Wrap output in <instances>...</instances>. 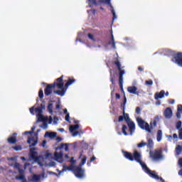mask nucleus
Wrapping results in <instances>:
<instances>
[{
    "label": "nucleus",
    "instance_id": "59",
    "mask_svg": "<svg viewBox=\"0 0 182 182\" xmlns=\"http://www.w3.org/2000/svg\"><path fill=\"white\" fill-rule=\"evenodd\" d=\"M28 166H29V164H25V167H26V168L28 167Z\"/></svg>",
    "mask_w": 182,
    "mask_h": 182
},
{
    "label": "nucleus",
    "instance_id": "53",
    "mask_svg": "<svg viewBox=\"0 0 182 182\" xmlns=\"http://www.w3.org/2000/svg\"><path fill=\"white\" fill-rule=\"evenodd\" d=\"M178 174H179L180 176H182V170L179 171Z\"/></svg>",
    "mask_w": 182,
    "mask_h": 182
},
{
    "label": "nucleus",
    "instance_id": "47",
    "mask_svg": "<svg viewBox=\"0 0 182 182\" xmlns=\"http://www.w3.org/2000/svg\"><path fill=\"white\" fill-rule=\"evenodd\" d=\"M59 109H60V105L58 104V105H56V109H57V110H59Z\"/></svg>",
    "mask_w": 182,
    "mask_h": 182
},
{
    "label": "nucleus",
    "instance_id": "46",
    "mask_svg": "<svg viewBox=\"0 0 182 182\" xmlns=\"http://www.w3.org/2000/svg\"><path fill=\"white\" fill-rule=\"evenodd\" d=\"M95 160H96V157H95V156H92L91 159H90V161H95Z\"/></svg>",
    "mask_w": 182,
    "mask_h": 182
},
{
    "label": "nucleus",
    "instance_id": "8",
    "mask_svg": "<svg viewBox=\"0 0 182 182\" xmlns=\"http://www.w3.org/2000/svg\"><path fill=\"white\" fill-rule=\"evenodd\" d=\"M124 119L127 122L128 124V127L129 129V132L131 133V136L133 135V132L136 129V125L134 124V122H133L130 117H129V114L124 112Z\"/></svg>",
    "mask_w": 182,
    "mask_h": 182
},
{
    "label": "nucleus",
    "instance_id": "2",
    "mask_svg": "<svg viewBox=\"0 0 182 182\" xmlns=\"http://www.w3.org/2000/svg\"><path fill=\"white\" fill-rule=\"evenodd\" d=\"M124 154V156L125 159H127L128 160H130V161H136L137 163H139L141 167L143 168L144 171L146 173V174L149 175V177H151L152 178H155V180H159L160 178L159 177V175L156 171L150 170L146 164L144 162L141 161V154L139 153L138 151H135L134 152V155L129 152H126L124 151H122Z\"/></svg>",
    "mask_w": 182,
    "mask_h": 182
},
{
    "label": "nucleus",
    "instance_id": "6",
    "mask_svg": "<svg viewBox=\"0 0 182 182\" xmlns=\"http://www.w3.org/2000/svg\"><path fill=\"white\" fill-rule=\"evenodd\" d=\"M159 120H160V117L156 116L154 119L151 121L150 127V125H149V123L145 122L143 119H141V118L136 119V122L139 127H141V129H144V130H146V132H148V133H151V129L157 126V122H159Z\"/></svg>",
    "mask_w": 182,
    "mask_h": 182
},
{
    "label": "nucleus",
    "instance_id": "55",
    "mask_svg": "<svg viewBox=\"0 0 182 182\" xmlns=\"http://www.w3.org/2000/svg\"><path fill=\"white\" fill-rule=\"evenodd\" d=\"M59 132H65V129H59Z\"/></svg>",
    "mask_w": 182,
    "mask_h": 182
},
{
    "label": "nucleus",
    "instance_id": "34",
    "mask_svg": "<svg viewBox=\"0 0 182 182\" xmlns=\"http://www.w3.org/2000/svg\"><path fill=\"white\" fill-rule=\"evenodd\" d=\"M14 149L16 151H21V150H22V147H21V146H14Z\"/></svg>",
    "mask_w": 182,
    "mask_h": 182
},
{
    "label": "nucleus",
    "instance_id": "10",
    "mask_svg": "<svg viewBox=\"0 0 182 182\" xmlns=\"http://www.w3.org/2000/svg\"><path fill=\"white\" fill-rule=\"evenodd\" d=\"M149 154L152 160H160L161 159V151H150Z\"/></svg>",
    "mask_w": 182,
    "mask_h": 182
},
{
    "label": "nucleus",
    "instance_id": "30",
    "mask_svg": "<svg viewBox=\"0 0 182 182\" xmlns=\"http://www.w3.org/2000/svg\"><path fill=\"white\" fill-rule=\"evenodd\" d=\"M126 130H127V127L126 125H123L122 133L124 134V136H127V132H126Z\"/></svg>",
    "mask_w": 182,
    "mask_h": 182
},
{
    "label": "nucleus",
    "instance_id": "16",
    "mask_svg": "<svg viewBox=\"0 0 182 182\" xmlns=\"http://www.w3.org/2000/svg\"><path fill=\"white\" fill-rule=\"evenodd\" d=\"M16 135H17V134H16V133H14V134H13V136H11V137H9V138L8 139L9 143H12V144L16 143Z\"/></svg>",
    "mask_w": 182,
    "mask_h": 182
},
{
    "label": "nucleus",
    "instance_id": "3",
    "mask_svg": "<svg viewBox=\"0 0 182 182\" xmlns=\"http://www.w3.org/2000/svg\"><path fill=\"white\" fill-rule=\"evenodd\" d=\"M55 93L58 95L59 96H65L66 93V88H65V84L63 83V76L57 79V82H55L53 85H48L45 90V95L46 96H49L55 90Z\"/></svg>",
    "mask_w": 182,
    "mask_h": 182
},
{
    "label": "nucleus",
    "instance_id": "17",
    "mask_svg": "<svg viewBox=\"0 0 182 182\" xmlns=\"http://www.w3.org/2000/svg\"><path fill=\"white\" fill-rule=\"evenodd\" d=\"M45 137H49V139H54V137H56V133L55 132H46Z\"/></svg>",
    "mask_w": 182,
    "mask_h": 182
},
{
    "label": "nucleus",
    "instance_id": "56",
    "mask_svg": "<svg viewBox=\"0 0 182 182\" xmlns=\"http://www.w3.org/2000/svg\"><path fill=\"white\" fill-rule=\"evenodd\" d=\"M41 176H42V178H45V173H42Z\"/></svg>",
    "mask_w": 182,
    "mask_h": 182
},
{
    "label": "nucleus",
    "instance_id": "4",
    "mask_svg": "<svg viewBox=\"0 0 182 182\" xmlns=\"http://www.w3.org/2000/svg\"><path fill=\"white\" fill-rule=\"evenodd\" d=\"M86 156H84L82 159L79 166H75L73 165L68 166L66 165H63L62 171H73L75 176H77V178H83L85 177V169H82V166H84L86 164Z\"/></svg>",
    "mask_w": 182,
    "mask_h": 182
},
{
    "label": "nucleus",
    "instance_id": "43",
    "mask_svg": "<svg viewBox=\"0 0 182 182\" xmlns=\"http://www.w3.org/2000/svg\"><path fill=\"white\" fill-rule=\"evenodd\" d=\"M178 165L181 166V167H182V158H181V159L178 160Z\"/></svg>",
    "mask_w": 182,
    "mask_h": 182
},
{
    "label": "nucleus",
    "instance_id": "5",
    "mask_svg": "<svg viewBox=\"0 0 182 182\" xmlns=\"http://www.w3.org/2000/svg\"><path fill=\"white\" fill-rule=\"evenodd\" d=\"M60 149H64L65 151H69V145H68V144H61L55 149L56 151L54 154L46 151L45 155L46 159H47V160H55L58 163H62V161H63V153L58 152V150H60Z\"/></svg>",
    "mask_w": 182,
    "mask_h": 182
},
{
    "label": "nucleus",
    "instance_id": "49",
    "mask_svg": "<svg viewBox=\"0 0 182 182\" xmlns=\"http://www.w3.org/2000/svg\"><path fill=\"white\" fill-rule=\"evenodd\" d=\"M138 70H140L141 72H142V70H144V68L141 67H139Z\"/></svg>",
    "mask_w": 182,
    "mask_h": 182
},
{
    "label": "nucleus",
    "instance_id": "40",
    "mask_svg": "<svg viewBox=\"0 0 182 182\" xmlns=\"http://www.w3.org/2000/svg\"><path fill=\"white\" fill-rule=\"evenodd\" d=\"M41 146L44 148L46 147V140L43 141Z\"/></svg>",
    "mask_w": 182,
    "mask_h": 182
},
{
    "label": "nucleus",
    "instance_id": "12",
    "mask_svg": "<svg viewBox=\"0 0 182 182\" xmlns=\"http://www.w3.org/2000/svg\"><path fill=\"white\" fill-rule=\"evenodd\" d=\"M79 129V124L70 125V132L72 133L73 137H76L79 134V132H76V130Z\"/></svg>",
    "mask_w": 182,
    "mask_h": 182
},
{
    "label": "nucleus",
    "instance_id": "9",
    "mask_svg": "<svg viewBox=\"0 0 182 182\" xmlns=\"http://www.w3.org/2000/svg\"><path fill=\"white\" fill-rule=\"evenodd\" d=\"M112 0H98L99 4H106L107 5H109L111 8V12L113 15V21L114 19H117V17L116 16V12L114 11V9H113V6H112V4H110V1Z\"/></svg>",
    "mask_w": 182,
    "mask_h": 182
},
{
    "label": "nucleus",
    "instance_id": "44",
    "mask_svg": "<svg viewBox=\"0 0 182 182\" xmlns=\"http://www.w3.org/2000/svg\"><path fill=\"white\" fill-rule=\"evenodd\" d=\"M136 113H137V114L140 113V108L139 107H136Z\"/></svg>",
    "mask_w": 182,
    "mask_h": 182
},
{
    "label": "nucleus",
    "instance_id": "21",
    "mask_svg": "<svg viewBox=\"0 0 182 182\" xmlns=\"http://www.w3.org/2000/svg\"><path fill=\"white\" fill-rule=\"evenodd\" d=\"M87 3L90 8H92V6H95V5H97V1H96V0H87Z\"/></svg>",
    "mask_w": 182,
    "mask_h": 182
},
{
    "label": "nucleus",
    "instance_id": "33",
    "mask_svg": "<svg viewBox=\"0 0 182 182\" xmlns=\"http://www.w3.org/2000/svg\"><path fill=\"white\" fill-rule=\"evenodd\" d=\"M38 96H39L40 99H43V90H40V91L38 92Z\"/></svg>",
    "mask_w": 182,
    "mask_h": 182
},
{
    "label": "nucleus",
    "instance_id": "50",
    "mask_svg": "<svg viewBox=\"0 0 182 182\" xmlns=\"http://www.w3.org/2000/svg\"><path fill=\"white\" fill-rule=\"evenodd\" d=\"M70 163H75V161L73 160V157H72L70 160Z\"/></svg>",
    "mask_w": 182,
    "mask_h": 182
},
{
    "label": "nucleus",
    "instance_id": "28",
    "mask_svg": "<svg viewBox=\"0 0 182 182\" xmlns=\"http://www.w3.org/2000/svg\"><path fill=\"white\" fill-rule=\"evenodd\" d=\"M147 146H148V147L149 149H151V147H153L154 143H153V140L152 139H148V144H147Z\"/></svg>",
    "mask_w": 182,
    "mask_h": 182
},
{
    "label": "nucleus",
    "instance_id": "13",
    "mask_svg": "<svg viewBox=\"0 0 182 182\" xmlns=\"http://www.w3.org/2000/svg\"><path fill=\"white\" fill-rule=\"evenodd\" d=\"M127 90V92H129V93H131V95H136L137 96H139V89L134 85L128 87Z\"/></svg>",
    "mask_w": 182,
    "mask_h": 182
},
{
    "label": "nucleus",
    "instance_id": "11",
    "mask_svg": "<svg viewBox=\"0 0 182 182\" xmlns=\"http://www.w3.org/2000/svg\"><path fill=\"white\" fill-rule=\"evenodd\" d=\"M172 62H174L178 65V66H181L182 68V53H178L173 59Z\"/></svg>",
    "mask_w": 182,
    "mask_h": 182
},
{
    "label": "nucleus",
    "instance_id": "27",
    "mask_svg": "<svg viewBox=\"0 0 182 182\" xmlns=\"http://www.w3.org/2000/svg\"><path fill=\"white\" fill-rule=\"evenodd\" d=\"M73 82H75V79L68 78V81L65 85V87H68V86H70V85H72Z\"/></svg>",
    "mask_w": 182,
    "mask_h": 182
},
{
    "label": "nucleus",
    "instance_id": "32",
    "mask_svg": "<svg viewBox=\"0 0 182 182\" xmlns=\"http://www.w3.org/2000/svg\"><path fill=\"white\" fill-rule=\"evenodd\" d=\"M181 124H182L181 121H179V122H177L176 129H178V130H181V129H182L181 128Z\"/></svg>",
    "mask_w": 182,
    "mask_h": 182
},
{
    "label": "nucleus",
    "instance_id": "14",
    "mask_svg": "<svg viewBox=\"0 0 182 182\" xmlns=\"http://www.w3.org/2000/svg\"><path fill=\"white\" fill-rule=\"evenodd\" d=\"M164 114L166 119H171V116H173V111L171 110V108H166Z\"/></svg>",
    "mask_w": 182,
    "mask_h": 182
},
{
    "label": "nucleus",
    "instance_id": "41",
    "mask_svg": "<svg viewBox=\"0 0 182 182\" xmlns=\"http://www.w3.org/2000/svg\"><path fill=\"white\" fill-rule=\"evenodd\" d=\"M53 124H58V117H54Z\"/></svg>",
    "mask_w": 182,
    "mask_h": 182
},
{
    "label": "nucleus",
    "instance_id": "60",
    "mask_svg": "<svg viewBox=\"0 0 182 182\" xmlns=\"http://www.w3.org/2000/svg\"><path fill=\"white\" fill-rule=\"evenodd\" d=\"M156 105H160V102H157L156 103Z\"/></svg>",
    "mask_w": 182,
    "mask_h": 182
},
{
    "label": "nucleus",
    "instance_id": "51",
    "mask_svg": "<svg viewBox=\"0 0 182 182\" xmlns=\"http://www.w3.org/2000/svg\"><path fill=\"white\" fill-rule=\"evenodd\" d=\"M116 97H117V99H120V95L116 94Z\"/></svg>",
    "mask_w": 182,
    "mask_h": 182
},
{
    "label": "nucleus",
    "instance_id": "42",
    "mask_svg": "<svg viewBox=\"0 0 182 182\" xmlns=\"http://www.w3.org/2000/svg\"><path fill=\"white\" fill-rule=\"evenodd\" d=\"M167 139H168V141H171V140H173V136H167Z\"/></svg>",
    "mask_w": 182,
    "mask_h": 182
},
{
    "label": "nucleus",
    "instance_id": "18",
    "mask_svg": "<svg viewBox=\"0 0 182 182\" xmlns=\"http://www.w3.org/2000/svg\"><path fill=\"white\" fill-rule=\"evenodd\" d=\"M181 114H182V105H178V112L176 113V117H178V119H180V117H181Z\"/></svg>",
    "mask_w": 182,
    "mask_h": 182
},
{
    "label": "nucleus",
    "instance_id": "1",
    "mask_svg": "<svg viewBox=\"0 0 182 182\" xmlns=\"http://www.w3.org/2000/svg\"><path fill=\"white\" fill-rule=\"evenodd\" d=\"M35 127H31V131L25 132L24 134H29L30 136H28L27 142L30 144V154H29V161H33L34 163H38L41 166H43V158L42 156H38V152L36 151V145L38 144V133L33 134V130H35Z\"/></svg>",
    "mask_w": 182,
    "mask_h": 182
},
{
    "label": "nucleus",
    "instance_id": "22",
    "mask_svg": "<svg viewBox=\"0 0 182 182\" xmlns=\"http://www.w3.org/2000/svg\"><path fill=\"white\" fill-rule=\"evenodd\" d=\"M115 65L117 66L119 70V76H123V75H124V71L122 70L120 68V63H119V61H116L115 62Z\"/></svg>",
    "mask_w": 182,
    "mask_h": 182
},
{
    "label": "nucleus",
    "instance_id": "58",
    "mask_svg": "<svg viewBox=\"0 0 182 182\" xmlns=\"http://www.w3.org/2000/svg\"><path fill=\"white\" fill-rule=\"evenodd\" d=\"M65 159H69V156L68 154L65 155Z\"/></svg>",
    "mask_w": 182,
    "mask_h": 182
},
{
    "label": "nucleus",
    "instance_id": "52",
    "mask_svg": "<svg viewBox=\"0 0 182 182\" xmlns=\"http://www.w3.org/2000/svg\"><path fill=\"white\" fill-rule=\"evenodd\" d=\"M171 100V102H170V103H171V105H174V103H175L174 100Z\"/></svg>",
    "mask_w": 182,
    "mask_h": 182
},
{
    "label": "nucleus",
    "instance_id": "35",
    "mask_svg": "<svg viewBox=\"0 0 182 182\" xmlns=\"http://www.w3.org/2000/svg\"><path fill=\"white\" fill-rule=\"evenodd\" d=\"M144 146H146V142L144 141L138 144V147H144Z\"/></svg>",
    "mask_w": 182,
    "mask_h": 182
},
{
    "label": "nucleus",
    "instance_id": "26",
    "mask_svg": "<svg viewBox=\"0 0 182 182\" xmlns=\"http://www.w3.org/2000/svg\"><path fill=\"white\" fill-rule=\"evenodd\" d=\"M48 121H46V122H43V124L41 126V127L42 128V129H44V130H46V129H48V122H50V119H49V118L48 117Z\"/></svg>",
    "mask_w": 182,
    "mask_h": 182
},
{
    "label": "nucleus",
    "instance_id": "63",
    "mask_svg": "<svg viewBox=\"0 0 182 182\" xmlns=\"http://www.w3.org/2000/svg\"><path fill=\"white\" fill-rule=\"evenodd\" d=\"M127 100V99L126 98V97H124V102L126 103V101Z\"/></svg>",
    "mask_w": 182,
    "mask_h": 182
},
{
    "label": "nucleus",
    "instance_id": "36",
    "mask_svg": "<svg viewBox=\"0 0 182 182\" xmlns=\"http://www.w3.org/2000/svg\"><path fill=\"white\" fill-rule=\"evenodd\" d=\"M110 45L112 46V48L116 49V44L114 43V41L113 39H112V42L110 43Z\"/></svg>",
    "mask_w": 182,
    "mask_h": 182
},
{
    "label": "nucleus",
    "instance_id": "20",
    "mask_svg": "<svg viewBox=\"0 0 182 182\" xmlns=\"http://www.w3.org/2000/svg\"><path fill=\"white\" fill-rule=\"evenodd\" d=\"M40 180H41V176L36 175V174H33V175L31 181H33V182H38V181H40Z\"/></svg>",
    "mask_w": 182,
    "mask_h": 182
},
{
    "label": "nucleus",
    "instance_id": "19",
    "mask_svg": "<svg viewBox=\"0 0 182 182\" xmlns=\"http://www.w3.org/2000/svg\"><path fill=\"white\" fill-rule=\"evenodd\" d=\"M162 137H163V132H161V130H159L156 135L157 141L159 142L161 141Z\"/></svg>",
    "mask_w": 182,
    "mask_h": 182
},
{
    "label": "nucleus",
    "instance_id": "24",
    "mask_svg": "<svg viewBox=\"0 0 182 182\" xmlns=\"http://www.w3.org/2000/svg\"><path fill=\"white\" fill-rule=\"evenodd\" d=\"M182 151V145H178L176 147V155L178 156V154H180Z\"/></svg>",
    "mask_w": 182,
    "mask_h": 182
},
{
    "label": "nucleus",
    "instance_id": "48",
    "mask_svg": "<svg viewBox=\"0 0 182 182\" xmlns=\"http://www.w3.org/2000/svg\"><path fill=\"white\" fill-rule=\"evenodd\" d=\"M177 137H178L177 134H174L173 135L172 139H173H173H177Z\"/></svg>",
    "mask_w": 182,
    "mask_h": 182
},
{
    "label": "nucleus",
    "instance_id": "57",
    "mask_svg": "<svg viewBox=\"0 0 182 182\" xmlns=\"http://www.w3.org/2000/svg\"><path fill=\"white\" fill-rule=\"evenodd\" d=\"M165 95H166V96H168V92H166L165 93Z\"/></svg>",
    "mask_w": 182,
    "mask_h": 182
},
{
    "label": "nucleus",
    "instance_id": "45",
    "mask_svg": "<svg viewBox=\"0 0 182 182\" xmlns=\"http://www.w3.org/2000/svg\"><path fill=\"white\" fill-rule=\"evenodd\" d=\"M119 122H123V116H120L118 119Z\"/></svg>",
    "mask_w": 182,
    "mask_h": 182
},
{
    "label": "nucleus",
    "instance_id": "25",
    "mask_svg": "<svg viewBox=\"0 0 182 182\" xmlns=\"http://www.w3.org/2000/svg\"><path fill=\"white\" fill-rule=\"evenodd\" d=\"M48 110L49 113H50V114H52V113H53V104H52V102H49L48 107Z\"/></svg>",
    "mask_w": 182,
    "mask_h": 182
},
{
    "label": "nucleus",
    "instance_id": "38",
    "mask_svg": "<svg viewBox=\"0 0 182 182\" xmlns=\"http://www.w3.org/2000/svg\"><path fill=\"white\" fill-rule=\"evenodd\" d=\"M88 38H90L91 41H95V37L90 33L88 34Z\"/></svg>",
    "mask_w": 182,
    "mask_h": 182
},
{
    "label": "nucleus",
    "instance_id": "39",
    "mask_svg": "<svg viewBox=\"0 0 182 182\" xmlns=\"http://www.w3.org/2000/svg\"><path fill=\"white\" fill-rule=\"evenodd\" d=\"M146 85H153V81L152 80H148V81H146Z\"/></svg>",
    "mask_w": 182,
    "mask_h": 182
},
{
    "label": "nucleus",
    "instance_id": "61",
    "mask_svg": "<svg viewBox=\"0 0 182 182\" xmlns=\"http://www.w3.org/2000/svg\"><path fill=\"white\" fill-rule=\"evenodd\" d=\"M58 141H60V138H57Z\"/></svg>",
    "mask_w": 182,
    "mask_h": 182
},
{
    "label": "nucleus",
    "instance_id": "23",
    "mask_svg": "<svg viewBox=\"0 0 182 182\" xmlns=\"http://www.w3.org/2000/svg\"><path fill=\"white\" fill-rule=\"evenodd\" d=\"M46 166H48V167H55L56 166V162L47 161Z\"/></svg>",
    "mask_w": 182,
    "mask_h": 182
},
{
    "label": "nucleus",
    "instance_id": "64",
    "mask_svg": "<svg viewBox=\"0 0 182 182\" xmlns=\"http://www.w3.org/2000/svg\"><path fill=\"white\" fill-rule=\"evenodd\" d=\"M21 160H25V157H21Z\"/></svg>",
    "mask_w": 182,
    "mask_h": 182
},
{
    "label": "nucleus",
    "instance_id": "62",
    "mask_svg": "<svg viewBox=\"0 0 182 182\" xmlns=\"http://www.w3.org/2000/svg\"><path fill=\"white\" fill-rule=\"evenodd\" d=\"M41 107H42L43 109H45V105H41Z\"/></svg>",
    "mask_w": 182,
    "mask_h": 182
},
{
    "label": "nucleus",
    "instance_id": "29",
    "mask_svg": "<svg viewBox=\"0 0 182 182\" xmlns=\"http://www.w3.org/2000/svg\"><path fill=\"white\" fill-rule=\"evenodd\" d=\"M64 113L66 114L65 115V120H66V122H69V117H70V116H69V113L68 112V109H65L64 110Z\"/></svg>",
    "mask_w": 182,
    "mask_h": 182
},
{
    "label": "nucleus",
    "instance_id": "15",
    "mask_svg": "<svg viewBox=\"0 0 182 182\" xmlns=\"http://www.w3.org/2000/svg\"><path fill=\"white\" fill-rule=\"evenodd\" d=\"M165 94L166 92L164 90H161L160 92H156L154 95V97L156 100H159V99H164Z\"/></svg>",
    "mask_w": 182,
    "mask_h": 182
},
{
    "label": "nucleus",
    "instance_id": "7",
    "mask_svg": "<svg viewBox=\"0 0 182 182\" xmlns=\"http://www.w3.org/2000/svg\"><path fill=\"white\" fill-rule=\"evenodd\" d=\"M30 113L31 114H35L36 113L38 118L37 122H48V117H45L42 114V108H41V107H38L37 108L33 107L30 108Z\"/></svg>",
    "mask_w": 182,
    "mask_h": 182
},
{
    "label": "nucleus",
    "instance_id": "31",
    "mask_svg": "<svg viewBox=\"0 0 182 182\" xmlns=\"http://www.w3.org/2000/svg\"><path fill=\"white\" fill-rule=\"evenodd\" d=\"M119 85L123 90V76H119Z\"/></svg>",
    "mask_w": 182,
    "mask_h": 182
},
{
    "label": "nucleus",
    "instance_id": "37",
    "mask_svg": "<svg viewBox=\"0 0 182 182\" xmlns=\"http://www.w3.org/2000/svg\"><path fill=\"white\" fill-rule=\"evenodd\" d=\"M178 133H179V135H178L179 139L182 140V129H179Z\"/></svg>",
    "mask_w": 182,
    "mask_h": 182
},
{
    "label": "nucleus",
    "instance_id": "54",
    "mask_svg": "<svg viewBox=\"0 0 182 182\" xmlns=\"http://www.w3.org/2000/svg\"><path fill=\"white\" fill-rule=\"evenodd\" d=\"M159 180L161 182H164V180H163V178H160Z\"/></svg>",
    "mask_w": 182,
    "mask_h": 182
}]
</instances>
